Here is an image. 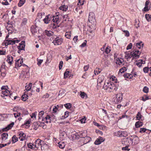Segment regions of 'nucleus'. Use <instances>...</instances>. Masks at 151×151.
Wrapping results in <instances>:
<instances>
[{
	"label": "nucleus",
	"mask_w": 151,
	"mask_h": 151,
	"mask_svg": "<svg viewBox=\"0 0 151 151\" xmlns=\"http://www.w3.org/2000/svg\"><path fill=\"white\" fill-rule=\"evenodd\" d=\"M2 94L3 95H1V96L5 99L6 98H5V96H8L9 94L10 93V92L8 90V87L7 86H3L1 88Z\"/></svg>",
	"instance_id": "1"
},
{
	"label": "nucleus",
	"mask_w": 151,
	"mask_h": 151,
	"mask_svg": "<svg viewBox=\"0 0 151 151\" xmlns=\"http://www.w3.org/2000/svg\"><path fill=\"white\" fill-rule=\"evenodd\" d=\"M112 85L111 82H106L104 84L103 86V88L105 90H106L107 91L111 93L114 91L111 88Z\"/></svg>",
	"instance_id": "2"
},
{
	"label": "nucleus",
	"mask_w": 151,
	"mask_h": 151,
	"mask_svg": "<svg viewBox=\"0 0 151 151\" xmlns=\"http://www.w3.org/2000/svg\"><path fill=\"white\" fill-rule=\"evenodd\" d=\"M54 38V40L52 42L55 46L60 45L63 42V39L60 36H56Z\"/></svg>",
	"instance_id": "3"
},
{
	"label": "nucleus",
	"mask_w": 151,
	"mask_h": 151,
	"mask_svg": "<svg viewBox=\"0 0 151 151\" xmlns=\"http://www.w3.org/2000/svg\"><path fill=\"white\" fill-rule=\"evenodd\" d=\"M14 39H16L14 40L13 39H8L5 40V45L6 46H7L8 45H13L15 43H18L20 41L19 40L16 39V38H14Z\"/></svg>",
	"instance_id": "4"
},
{
	"label": "nucleus",
	"mask_w": 151,
	"mask_h": 151,
	"mask_svg": "<svg viewBox=\"0 0 151 151\" xmlns=\"http://www.w3.org/2000/svg\"><path fill=\"white\" fill-rule=\"evenodd\" d=\"M133 142L131 136L124 139V140L122 141V144L126 145L129 146L131 144L133 145Z\"/></svg>",
	"instance_id": "5"
},
{
	"label": "nucleus",
	"mask_w": 151,
	"mask_h": 151,
	"mask_svg": "<svg viewBox=\"0 0 151 151\" xmlns=\"http://www.w3.org/2000/svg\"><path fill=\"white\" fill-rule=\"evenodd\" d=\"M122 93H119L116 96V98H114L113 101L115 104H118L121 102L122 100Z\"/></svg>",
	"instance_id": "6"
},
{
	"label": "nucleus",
	"mask_w": 151,
	"mask_h": 151,
	"mask_svg": "<svg viewBox=\"0 0 151 151\" xmlns=\"http://www.w3.org/2000/svg\"><path fill=\"white\" fill-rule=\"evenodd\" d=\"M14 25L12 24H8L6 26V29L8 30L9 34H12L14 31Z\"/></svg>",
	"instance_id": "7"
},
{
	"label": "nucleus",
	"mask_w": 151,
	"mask_h": 151,
	"mask_svg": "<svg viewBox=\"0 0 151 151\" xmlns=\"http://www.w3.org/2000/svg\"><path fill=\"white\" fill-rule=\"evenodd\" d=\"M88 20L91 23L95 22V15L93 13L91 12L89 13Z\"/></svg>",
	"instance_id": "8"
},
{
	"label": "nucleus",
	"mask_w": 151,
	"mask_h": 151,
	"mask_svg": "<svg viewBox=\"0 0 151 151\" xmlns=\"http://www.w3.org/2000/svg\"><path fill=\"white\" fill-rule=\"evenodd\" d=\"M131 137L132 139V141L134 142L133 144V145L137 144L139 143V139L137 136L135 135H133L131 136Z\"/></svg>",
	"instance_id": "9"
},
{
	"label": "nucleus",
	"mask_w": 151,
	"mask_h": 151,
	"mask_svg": "<svg viewBox=\"0 0 151 151\" xmlns=\"http://www.w3.org/2000/svg\"><path fill=\"white\" fill-rule=\"evenodd\" d=\"M53 17V16L48 14L46 16L45 18L43 19V21L45 24H47L49 23L50 21Z\"/></svg>",
	"instance_id": "10"
},
{
	"label": "nucleus",
	"mask_w": 151,
	"mask_h": 151,
	"mask_svg": "<svg viewBox=\"0 0 151 151\" xmlns=\"http://www.w3.org/2000/svg\"><path fill=\"white\" fill-rule=\"evenodd\" d=\"M14 124V123L12 122L10 124H9L5 128L3 129L2 130L3 132L7 131L11 129L12 127Z\"/></svg>",
	"instance_id": "11"
},
{
	"label": "nucleus",
	"mask_w": 151,
	"mask_h": 151,
	"mask_svg": "<svg viewBox=\"0 0 151 151\" xmlns=\"http://www.w3.org/2000/svg\"><path fill=\"white\" fill-rule=\"evenodd\" d=\"M27 69H27V71L22 70L21 73L22 74V75L25 78H28L29 76V70H28V68Z\"/></svg>",
	"instance_id": "12"
},
{
	"label": "nucleus",
	"mask_w": 151,
	"mask_h": 151,
	"mask_svg": "<svg viewBox=\"0 0 151 151\" xmlns=\"http://www.w3.org/2000/svg\"><path fill=\"white\" fill-rule=\"evenodd\" d=\"M111 83L112 84L111 88L114 91H117L118 88V85L117 84V82L115 81L114 83L111 82Z\"/></svg>",
	"instance_id": "13"
},
{
	"label": "nucleus",
	"mask_w": 151,
	"mask_h": 151,
	"mask_svg": "<svg viewBox=\"0 0 151 151\" xmlns=\"http://www.w3.org/2000/svg\"><path fill=\"white\" fill-rule=\"evenodd\" d=\"M84 139L83 141V145L86 144L88 142H89L91 140V138L89 136H87V135L84 137Z\"/></svg>",
	"instance_id": "14"
},
{
	"label": "nucleus",
	"mask_w": 151,
	"mask_h": 151,
	"mask_svg": "<svg viewBox=\"0 0 151 151\" xmlns=\"http://www.w3.org/2000/svg\"><path fill=\"white\" fill-rule=\"evenodd\" d=\"M42 141L40 139H37L35 142V143L36 144L37 146V149H39L41 146L42 145L41 142Z\"/></svg>",
	"instance_id": "15"
},
{
	"label": "nucleus",
	"mask_w": 151,
	"mask_h": 151,
	"mask_svg": "<svg viewBox=\"0 0 151 151\" xmlns=\"http://www.w3.org/2000/svg\"><path fill=\"white\" fill-rule=\"evenodd\" d=\"M7 60L6 61L10 65H11L12 63L13 60V57L10 55H7Z\"/></svg>",
	"instance_id": "16"
},
{
	"label": "nucleus",
	"mask_w": 151,
	"mask_h": 151,
	"mask_svg": "<svg viewBox=\"0 0 151 151\" xmlns=\"http://www.w3.org/2000/svg\"><path fill=\"white\" fill-rule=\"evenodd\" d=\"M31 31L33 34H35V33L37 32V26L36 25H32L31 28Z\"/></svg>",
	"instance_id": "17"
},
{
	"label": "nucleus",
	"mask_w": 151,
	"mask_h": 151,
	"mask_svg": "<svg viewBox=\"0 0 151 151\" xmlns=\"http://www.w3.org/2000/svg\"><path fill=\"white\" fill-rule=\"evenodd\" d=\"M40 122H34L33 124L32 127L35 130H37V129L40 127Z\"/></svg>",
	"instance_id": "18"
},
{
	"label": "nucleus",
	"mask_w": 151,
	"mask_h": 151,
	"mask_svg": "<svg viewBox=\"0 0 151 151\" xmlns=\"http://www.w3.org/2000/svg\"><path fill=\"white\" fill-rule=\"evenodd\" d=\"M44 33L47 36L50 37L53 35L54 33L50 30L48 31L46 30L44 31Z\"/></svg>",
	"instance_id": "19"
},
{
	"label": "nucleus",
	"mask_w": 151,
	"mask_h": 151,
	"mask_svg": "<svg viewBox=\"0 0 151 151\" xmlns=\"http://www.w3.org/2000/svg\"><path fill=\"white\" fill-rule=\"evenodd\" d=\"M118 134L120 137H126L127 136V132H126L119 131L118 132Z\"/></svg>",
	"instance_id": "20"
},
{
	"label": "nucleus",
	"mask_w": 151,
	"mask_h": 151,
	"mask_svg": "<svg viewBox=\"0 0 151 151\" xmlns=\"http://www.w3.org/2000/svg\"><path fill=\"white\" fill-rule=\"evenodd\" d=\"M60 138L63 139L65 138V136L66 134L65 132H63L61 130H60Z\"/></svg>",
	"instance_id": "21"
},
{
	"label": "nucleus",
	"mask_w": 151,
	"mask_h": 151,
	"mask_svg": "<svg viewBox=\"0 0 151 151\" xmlns=\"http://www.w3.org/2000/svg\"><path fill=\"white\" fill-rule=\"evenodd\" d=\"M8 136V134L7 133H3L1 135L2 139L3 140H6Z\"/></svg>",
	"instance_id": "22"
},
{
	"label": "nucleus",
	"mask_w": 151,
	"mask_h": 151,
	"mask_svg": "<svg viewBox=\"0 0 151 151\" xmlns=\"http://www.w3.org/2000/svg\"><path fill=\"white\" fill-rule=\"evenodd\" d=\"M51 118L50 117V116L49 115H47V116L44 119H42V121H43L44 120H46V123H47L48 122H50L51 121Z\"/></svg>",
	"instance_id": "23"
},
{
	"label": "nucleus",
	"mask_w": 151,
	"mask_h": 151,
	"mask_svg": "<svg viewBox=\"0 0 151 151\" xmlns=\"http://www.w3.org/2000/svg\"><path fill=\"white\" fill-rule=\"evenodd\" d=\"M143 125V123L140 121L136 122L135 124V126L136 128H139Z\"/></svg>",
	"instance_id": "24"
},
{
	"label": "nucleus",
	"mask_w": 151,
	"mask_h": 151,
	"mask_svg": "<svg viewBox=\"0 0 151 151\" xmlns=\"http://www.w3.org/2000/svg\"><path fill=\"white\" fill-rule=\"evenodd\" d=\"M142 117H143L141 114V113L139 112H138L136 116L137 120H139L141 119L142 120Z\"/></svg>",
	"instance_id": "25"
},
{
	"label": "nucleus",
	"mask_w": 151,
	"mask_h": 151,
	"mask_svg": "<svg viewBox=\"0 0 151 151\" xmlns=\"http://www.w3.org/2000/svg\"><path fill=\"white\" fill-rule=\"evenodd\" d=\"M52 20L53 22H55V23L57 24H58L59 22V18L57 16L54 17V16H53Z\"/></svg>",
	"instance_id": "26"
},
{
	"label": "nucleus",
	"mask_w": 151,
	"mask_h": 151,
	"mask_svg": "<svg viewBox=\"0 0 151 151\" xmlns=\"http://www.w3.org/2000/svg\"><path fill=\"white\" fill-rule=\"evenodd\" d=\"M59 26H58L57 24L55 23L54 22L50 24V27L53 29H56L57 27H58Z\"/></svg>",
	"instance_id": "27"
},
{
	"label": "nucleus",
	"mask_w": 151,
	"mask_h": 151,
	"mask_svg": "<svg viewBox=\"0 0 151 151\" xmlns=\"http://www.w3.org/2000/svg\"><path fill=\"white\" fill-rule=\"evenodd\" d=\"M52 58V56L51 55H50L47 56V59L45 62V64H48L49 63H50L51 61Z\"/></svg>",
	"instance_id": "28"
},
{
	"label": "nucleus",
	"mask_w": 151,
	"mask_h": 151,
	"mask_svg": "<svg viewBox=\"0 0 151 151\" xmlns=\"http://www.w3.org/2000/svg\"><path fill=\"white\" fill-rule=\"evenodd\" d=\"M144 45V43L142 42H140L136 43L135 46L137 47H143Z\"/></svg>",
	"instance_id": "29"
},
{
	"label": "nucleus",
	"mask_w": 151,
	"mask_h": 151,
	"mask_svg": "<svg viewBox=\"0 0 151 151\" xmlns=\"http://www.w3.org/2000/svg\"><path fill=\"white\" fill-rule=\"evenodd\" d=\"M124 76L125 78H132L133 76L132 74L129 73H126L124 74Z\"/></svg>",
	"instance_id": "30"
},
{
	"label": "nucleus",
	"mask_w": 151,
	"mask_h": 151,
	"mask_svg": "<svg viewBox=\"0 0 151 151\" xmlns=\"http://www.w3.org/2000/svg\"><path fill=\"white\" fill-rule=\"evenodd\" d=\"M80 95L81 97L82 98H85L86 99L87 97V96L86 94L83 92H81Z\"/></svg>",
	"instance_id": "31"
},
{
	"label": "nucleus",
	"mask_w": 151,
	"mask_h": 151,
	"mask_svg": "<svg viewBox=\"0 0 151 151\" xmlns=\"http://www.w3.org/2000/svg\"><path fill=\"white\" fill-rule=\"evenodd\" d=\"M68 8V6L65 5H64L60 6L59 8V9L60 10H62L63 11H66L67 9Z\"/></svg>",
	"instance_id": "32"
},
{
	"label": "nucleus",
	"mask_w": 151,
	"mask_h": 151,
	"mask_svg": "<svg viewBox=\"0 0 151 151\" xmlns=\"http://www.w3.org/2000/svg\"><path fill=\"white\" fill-rule=\"evenodd\" d=\"M28 96L26 94H23L22 96V100L23 101H25L28 99Z\"/></svg>",
	"instance_id": "33"
},
{
	"label": "nucleus",
	"mask_w": 151,
	"mask_h": 151,
	"mask_svg": "<svg viewBox=\"0 0 151 151\" xmlns=\"http://www.w3.org/2000/svg\"><path fill=\"white\" fill-rule=\"evenodd\" d=\"M25 43L24 41H22L19 44V45L17 47H25Z\"/></svg>",
	"instance_id": "34"
},
{
	"label": "nucleus",
	"mask_w": 151,
	"mask_h": 151,
	"mask_svg": "<svg viewBox=\"0 0 151 151\" xmlns=\"http://www.w3.org/2000/svg\"><path fill=\"white\" fill-rule=\"evenodd\" d=\"M18 141V138L15 135H14L12 138V141L14 143Z\"/></svg>",
	"instance_id": "35"
},
{
	"label": "nucleus",
	"mask_w": 151,
	"mask_h": 151,
	"mask_svg": "<svg viewBox=\"0 0 151 151\" xmlns=\"http://www.w3.org/2000/svg\"><path fill=\"white\" fill-rule=\"evenodd\" d=\"M136 51L134 52H133L132 54V56L135 57L136 59L138 58L140 54V53H137L136 54Z\"/></svg>",
	"instance_id": "36"
},
{
	"label": "nucleus",
	"mask_w": 151,
	"mask_h": 151,
	"mask_svg": "<svg viewBox=\"0 0 151 151\" xmlns=\"http://www.w3.org/2000/svg\"><path fill=\"white\" fill-rule=\"evenodd\" d=\"M25 2V0H20L18 4V6L19 7H21L24 4Z\"/></svg>",
	"instance_id": "37"
},
{
	"label": "nucleus",
	"mask_w": 151,
	"mask_h": 151,
	"mask_svg": "<svg viewBox=\"0 0 151 151\" xmlns=\"http://www.w3.org/2000/svg\"><path fill=\"white\" fill-rule=\"evenodd\" d=\"M79 133L80 134V138H84V137L87 135L84 132H79Z\"/></svg>",
	"instance_id": "38"
},
{
	"label": "nucleus",
	"mask_w": 151,
	"mask_h": 151,
	"mask_svg": "<svg viewBox=\"0 0 151 151\" xmlns=\"http://www.w3.org/2000/svg\"><path fill=\"white\" fill-rule=\"evenodd\" d=\"M101 70L100 69L96 68L94 71V73L95 75H98L100 73Z\"/></svg>",
	"instance_id": "39"
},
{
	"label": "nucleus",
	"mask_w": 151,
	"mask_h": 151,
	"mask_svg": "<svg viewBox=\"0 0 151 151\" xmlns=\"http://www.w3.org/2000/svg\"><path fill=\"white\" fill-rule=\"evenodd\" d=\"M65 36L68 39H70L71 36V33L70 32H66Z\"/></svg>",
	"instance_id": "40"
},
{
	"label": "nucleus",
	"mask_w": 151,
	"mask_h": 151,
	"mask_svg": "<svg viewBox=\"0 0 151 151\" xmlns=\"http://www.w3.org/2000/svg\"><path fill=\"white\" fill-rule=\"evenodd\" d=\"M125 54L126 55L125 56V58L127 59L131 58V56L129 53L128 52H125Z\"/></svg>",
	"instance_id": "41"
},
{
	"label": "nucleus",
	"mask_w": 151,
	"mask_h": 151,
	"mask_svg": "<svg viewBox=\"0 0 151 151\" xmlns=\"http://www.w3.org/2000/svg\"><path fill=\"white\" fill-rule=\"evenodd\" d=\"M149 3V2L148 1H147L145 2V6L144 8V11H147L149 10V9L148 7V5Z\"/></svg>",
	"instance_id": "42"
},
{
	"label": "nucleus",
	"mask_w": 151,
	"mask_h": 151,
	"mask_svg": "<svg viewBox=\"0 0 151 151\" xmlns=\"http://www.w3.org/2000/svg\"><path fill=\"white\" fill-rule=\"evenodd\" d=\"M27 145L28 148H30L32 150H35L34 147H33V144L31 143H29L27 144Z\"/></svg>",
	"instance_id": "43"
},
{
	"label": "nucleus",
	"mask_w": 151,
	"mask_h": 151,
	"mask_svg": "<svg viewBox=\"0 0 151 151\" xmlns=\"http://www.w3.org/2000/svg\"><path fill=\"white\" fill-rule=\"evenodd\" d=\"M30 123V122L29 120H28L26 121V122H25L23 125H25L26 126V128H29L30 126L29 125V124Z\"/></svg>",
	"instance_id": "44"
},
{
	"label": "nucleus",
	"mask_w": 151,
	"mask_h": 151,
	"mask_svg": "<svg viewBox=\"0 0 151 151\" xmlns=\"http://www.w3.org/2000/svg\"><path fill=\"white\" fill-rule=\"evenodd\" d=\"M37 65H38V66H40L42 62L43 61V60H41V59H39L38 58H37Z\"/></svg>",
	"instance_id": "45"
},
{
	"label": "nucleus",
	"mask_w": 151,
	"mask_h": 151,
	"mask_svg": "<svg viewBox=\"0 0 151 151\" xmlns=\"http://www.w3.org/2000/svg\"><path fill=\"white\" fill-rule=\"evenodd\" d=\"M145 18L147 20L149 21L151 20V15H149L148 14H146L145 15Z\"/></svg>",
	"instance_id": "46"
},
{
	"label": "nucleus",
	"mask_w": 151,
	"mask_h": 151,
	"mask_svg": "<svg viewBox=\"0 0 151 151\" xmlns=\"http://www.w3.org/2000/svg\"><path fill=\"white\" fill-rule=\"evenodd\" d=\"M143 91L145 93H147L149 91V88L146 86H144L143 89Z\"/></svg>",
	"instance_id": "47"
},
{
	"label": "nucleus",
	"mask_w": 151,
	"mask_h": 151,
	"mask_svg": "<svg viewBox=\"0 0 151 151\" xmlns=\"http://www.w3.org/2000/svg\"><path fill=\"white\" fill-rule=\"evenodd\" d=\"M127 70L126 68L125 67H123L122 68H120L119 70V72H121V73L124 72L125 71Z\"/></svg>",
	"instance_id": "48"
},
{
	"label": "nucleus",
	"mask_w": 151,
	"mask_h": 151,
	"mask_svg": "<svg viewBox=\"0 0 151 151\" xmlns=\"http://www.w3.org/2000/svg\"><path fill=\"white\" fill-rule=\"evenodd\" d=\"M65 107L67 109H69L71 107V104L70 103H67L64 105Z\"/></svg>",
	"instance_id": "49"
},
{
	"label": "nucleus",
	"mask_w": 151,
	"mask_h": 151,
	"mask_svg": "<svg viewBox=\"0 0 151 151\" xmlns=\"http://www.w3.org/2000/svg\"><path fill=\"white\" fill-rule=\"evenodd\" d=\"M122 63V61L119 58H117L116 59V64L120 65H121Z\"/></svg>",
	"instance_id": "50"
},
{
	"label": "nucleus",
	"mask_w": 151,
	"mask_h": 151,
	"mask_svg": "<svg viewBox=\"0 0 151 151\" xmlns=\"http://www.w3.org/2000/svg\"><path fill=\"white\" fill-rule=\"evenodd\" d=\"M129 146V145H126L125 147H122V150L129 151L130 150V149L128 148Z\"/></svg>",
	"instance_id": "51"
},
{
	"label": "nucleus",
	"mask_w": 151,
	"mask_h": 151,
	"mask_svg": "<svg viewBox=\"0 0 151 151\" xmlns=\"http://www.w3.org/2000/svg\"><path fill=\"white\" fill-rule=\"evenodd\" d=\"M47 147V145L46 144H44L43 145H42L41 146L40 148H41V150L42 151H44L45 150V148H46Z\"/></svg>",
	"instance_id": "52"
},
{
	"label": "nucleus",
	"mask_w": 151,
	"mask_h": 151,
	"mask_svg": "<svg viewBox=\"0 0 151 151\" xmlns=\"http://www.w3.org/2000/svg\"><path fill=\"white\" fill-rule=\"evenodd\" d=\"M19 139H20L21 138L23 137L24 138H25L26 135L24 133H21L19 134Z\"/></svg>",
	"instance_id": "53"
},
{
	"label": "nucleus",
	"mask_w": 151,
	"mask_h": 151,
	"mask_svg": "<svg viewBox=\"0 0 151 151\" xmlns=\"http://www.w3.org/2000/svg\"><path fill=\"white\" fill-rule=\"evenodd\" d=\"M147 129L145 128H142L140 129L139 132L141 133H143L145 132Z\"/></svg>",
	"instance_id": "54"
},
{
	"label": "nucleus",
	"mask_w": 151,
	"mask_h": 151,
	"mask_svg": "<svg viewBox=\"0 0 151 151\" xmlns=\"http://www.w3.org/2000/svg\"><path fill=\"white\" fill-rule=\"evenodd\" d=\"M126 112H125V113H124V115H122L121 116H120L119 117V119H121L122 118H125V117H126L127 119L128 118L129 116H127V115L126 114Z\"/></svg>",
	"instance_id": "55"
},
{
	"label": "nucleus",
	"mask_w": 151,
	"mask_h": 151,
	"mask_svg": "<svg viewBox=\"0 0 151 151\" xmlns=\"http://www.w3.org/2000/svg\"><path fill=\"white\" fill-rule=\"evenodd\" d=\"M101 143V142L98 138H97L95 141L94 144L96 145H99Z\"/></svg>",
	"instance_id": "56"
},
{
	"label": "nucleus",
	"mask_w": 151,
	"mask_h": 151,
	"mask_svg": "<svg viewBox=\"0 0 151 151\" xmlns=\"http://www.w3.org/2000/svg\"><path fill=\"white\" fill-rule=\"evenodd\" d=\"M150 69V68L148 67H145L143 69V70L145 73H147Z\"/></svg>",
	"instance_id": "57"
},
{
	"label": "nucleus",
	"mask_w": 151,
	"mask_h": 151,
	"mask_svg": "<svg viewBox=\"0 0 151 151\" xmlns=\"http://www.w3.org/2000/svg\"><path fill=\"white\" fill-rule=\"evenodd\" d=\"M44 113V112L43 111H40L39 114V119H40V117H42V116H43Z\"/></svg>",
	"instance_id": "58"
},
{
	"label": "nucleus",
	"mask_w": 151,
	"mask_h": 151,
	"mask_svg": "<svg viewBox=\"0 0 151 151\" xmlns=\"http://www.w3.org/2000/svg\"><path fill=\"white\" fill-rule=\"evenodd\" d=\"M122 31L124 33L125 35L127 37H128L129 35V33L128 31L127 30H122Z\"/></svg>",
	"instance_id": "59"
},
{
	"label": "nucleus",
	"mask_w": 151,
	"mask_h": 151,
	"mask_svg": "<svg viewBox=\"0 0 151 151\" xmlns=\"http://www.w3.org/2000/svg\"><path fill=\"white\" fill-rule=\"evenodd\" d=\"M63 62L62 61H61L60 62L59 64V70H60L62 69L63 65Z\"/></svg>",
	"instance_id": "60"
},
{
	"label": "nucleus",
	"mask_w": 151,
	"mask_h": 151,
	"mask_svg": "<svg viewBox=\"0 0 151 151\" xmlns=\"http://www.w3.org/2000/svg\"><path fill=\"white\" fill-rule=\"evenodd\" d=\"M69 71H66L64 73V78H66L69 76Z\"/></svg>",
	"instance_id": "61"
},
{
	"label": "nucleus",
	"mask_w": 151,
	"mask_h": 151,
	"mask_svg": "<svg viewBox=\"0 0 151 151\" xmlns=\"http://www.w3.org/2000/svg\"><path fill=\"white\" fill-rule=\"evenodd\" d=\"M106 127L104 125H101L99 127V128L100 129L104 130L105 129Z\"/></svg>",
	"instance_id": "62"
},
{
	"label": "nucleus",
	"mask_w": 151,
	"mask_h": 151,
	"mask_svg": "<svg viewBox=\"0 0 151 151\" xmlns=\"http://www.w3.org/2000/svg\"><path fill=\"white\" fill-rule=\"evenodd\" d=\"M59 106L57 105V106H54L53 109V111L54 112H56L57 111V110L58 109Z\"/></svg>",
	"instance_id": "63"
},
{
	"label": "nucleus",
	"mask_w": 151,
	"mask_h": 151,
	"mask_svg": "<svg viewBox=\"0 0 151 151\" xmlns=\"http://www.w3.org/2000/svg\"><path fill=\"white\" fill-rule=\"evenodd\" d=\"M40 127H42L44 129L46 128V126L45 124L44 123H42L40 124Z\"/></svg>",
	"instance_id": "64"
}]
</instances>
